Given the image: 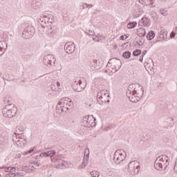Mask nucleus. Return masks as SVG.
Returning a JSON list of instances; mask_svg holds the SVG:
<instances>
[{"mask_svg": "<svg viewBox=\"0 0 177 177\" xmlns=\"http://www.w3.org/2000/svg\"><path fill=\"white\" fill-rule=\"evenodd\" d=\"M102 129H104V131H109V129H110V126H108L106 127L103 126Z\"/></svg>", "mask_w": 177, "mask_h": 177, "instance_id": "44", "label": "nucleus"}, {"mask_svg": "<svg viewBox=\"0 0 177 177\" xmlns=\"http://www.w3.org/2000/svg\"><path fill=\"white\" fill-rule=\"evenodd\" d=\"M51 89L52 91H53L54 92H56L57 91V88H56V87L55 86V84H52L51 85Z\"/></svg>", "mask_w": 177, "mask_h": 177, "instance_id": "43", "label": "nucleus"}, {"mask_svg": "<svg viewBox=\"0 0 177 177\" xmlns=\"http://www.w3.org/2000/svg\"><path fill=\"white\" fill-rule=\"evenodd\" d=\"M34 165L35 167H39V165H41V163H39V162H35Z\"/></svg>", "mask_w": 177, "mask_h": 177, "instance_id": "46", "label": "nucleus"}, {"mask_svg": "<svg viewBox=\"0 0 177 177\" xmlns=\"http://www.w3.org/2000/svg\"><path fill=\"white\" fill-rule=\"evenodd\" d=\"M140 62H143V56H142V57L141 58H140Z\"/></svg>", "mask_w": 177, "mask_h": 177, "instance_id": "53", "label": "nucleus"}, {"mask_svg": "<svg viewBox=\"0 0 177 177\" xmlns=\"http://www.w3.org/2000/svg\"><path fill=\"white\" fill-rule=\"evenodd\" d=\"M167 34L168 32H167V30H162V31H160V38H161L162 39H167Z\"/></svg>", "mask_w": 177, "mask_h": 177, "instance_id": "29", "label": "nucleus"}, {"mask_svg": "<svg viewBox=\"0 0 177 177\" xmlns=\"http://www.w3.org/2000/svg\"><path fill=\"white\" fill-rule=\"evenodd\" d=\"M3 100L6 102V103H9V102H10V97H9L8 95H6L3 97Z\"/></svg>", "mask_w": 177, "mask_h": 177, "instance_id": "37", "label": "nucleus"}, {"mask_svg": "<svg viewBox=\"0 0 177 177\" xmlns=\"http://www.w3.org/2000/svg\"><path fill=\"white\" fill-rule=\"evenodd\" d=\"M107 73L109 75H113V74H115L117 73V69L114 67V65H112L111 62L109 61L108 64L106 65Z\"/></svg>", "mask_w": 177, "mask_h": 177, "instance_id": "18", "label": "nucleus"}, {"mask_svg": "<svg viewBox=\"0 0 177 177\" xmlns=\"http://www.w3.org/2000/svg\"><path fill=\"white\" fill-rule=\"evenodd\" d=\"M90 175L92 177H99L100 174H99L97 171H93L90 173Z\"/></svg>", "mask_w": 177, "mask_h": 177, "instance_id": "34", "label": "nucleus"}, {"mask_svg": "<svg viewBox=\"0 0 177 177\" xmlns=\"http://www.w3.org/2000/svg\"><path fill=\"white\" fill-rule=\"evenodd\" d=\"M175 35H177V27L173 29L172 32L170 33V38H175Z\"/></svg>", "mask_w": 177, "mask_h": 177, "instance_id": "30", "label": "nucleus"}, {"mask_svg": "<svg viewBox=\"0 0 177 177\" xmlns=\"http://www.w3.org/2000/svg\"><path fill=\"white\" fill-rule=\"evenodd\" d=\"M86 87V82L85 81H82L81 80H77L75 81L73 84V89L76 91V92H82L84 89Z\"/></svg>", "mask_w": 177, "mask_h": 177, "instance_id": "13", "label": "nucleus"}, {"mask_svg": "<svg viewBox=\"0 0 177 177\" xmlns=\"http://www.w3.org/2000/svg\"><path fill=\"white\" fill-rule=\"evenodd\" d=\"M121 2H122V3H127V2L128 1V0H120Z\"/></svg>", "mask_w": 177, "mask_h": 177, "instance_id": "51", "label": "nucleus"}, {"mask_svg": "<svg viewBox=\"0 0 177 177\" xmlns=\"http://www.w3.org/2000/svg\"><path fill=\"white\" fill-rule=\"evenodd\" d=\"M86 35H91V36H93L95 35V32L92 31V30H88L87 32H86Z\"/></svg>", "mask_w": 177, "mask_h": 177, "instance_id": "40", "label": "nucleus"}, {"mask_svg": "<svg viewBox=\"0 0 177 177\" xmlns=\"http://www.w3.org/2000/svg\"><path fill=\"white\" fill-rule=\"evenodd\" d=\"M93 64H94L93 68H95V70H99V68H100L102 66H103V63L97 60L94 61Z\"/></svg>", "mask_w": 177, "mask_h": 177, "instance_id": "27", "label": "nucleus"}, {"mask_svg": "<svg viewBox=\"0 0 177 177\" xmlns=\"http://www.w3.org/2000/svg\"><path fill=\"white\" fill-rule=\"evenodd\" d=\"M23 131H24L23 126L17 125L15 128V133H14V135H23Z\"/></svg>", "mask_w": 177, "mask_h": 177, "instance_id": "23", "label": "nucleus"}, {"mask_svg": "<svg viewBox=\"0 0 177 177\" xmlns=\"http://www.w3.org/2000/svg\"><path fill=\"white\" fill-rule=\"evenodd\" d=\"M71 109H73V100L68 97H63L57 104L56 113L63 114V113H67Z\"/></svg>", "mask_w": 177, "mask_h": 177, "instance_id": "3", "label": "nucleus"}, {"mask_svg": "<svg viewBox=\"0 0 177 177\" xmlns=\"http://www.w3.org/2000/svg\"><path fill=\"white\" fill-rule=\"evenodd\" d=\"M154 37H156V33H154V31L153 30L149 31L147 35V38L149 41H151V39H153Z\"/></svg>", "mask_w": 177, "mask_h": 177, "instance_id": "28", "label": "nucleus"}, {"mask_svg": "<svg viewBox=\"0 0 177 177\" xmlns=\"http://www.w3.org/2000/svg\"><path fill=\"white\" fill-rule=\"evenodd\" d=\"M51 161L55 162L57 168H68V167L71 165V162L62 160L61 156H55L54 158H51Z\"/></svg>", "mask_w": 177, "mask_h": 177, "instance_id": "7", "label": "nucleus"}, {"mask_svg": "<svg viewBox=\"0 0 177 177\" xmlns=\"http://www.w3.org/2000/svg\"><path fill=\"white\" fill-rule=\"evenodd\" d=\"M91 104H88V107H91Z\"/></svg>", "mask_w": 177, "mask_h": 177, "instance_id": "54", "label": "nucleus"}, {"mask_svg": "<svg viewBox=\"0 0 177 177\" xmlns=\"http://www.w3.org/2000/svg\"><path fill=\"white\" fill-rule=\"evenodd\" d=\"M38 21L41 24L42 28H44V32L48 35V37H52L54 34H56V29L53 23H55V19L53 15H42L38 18Z\"/></svg>", "mask_w": 177, "mask_h": 177, "instance_id": "1", "label": "nucleus"}, {"mask_svg": "<svg viewBox=\"0 0 177 177\" xmlns=\"http://www.w3.org/2000/svg\"><path fill=\"white\" fill-rule=\"evenodd\" d=\"M122 56L124 59H129V57H131V52L126 51L123 53Z\"/></svg>", "mask_w": 177, "mask_h": 177, "instance_id": "32", "label": "nucleus"}, {"mask_svg": "<svg viewBox=\"0 0 177 177\" xmlns=\"http://www.w3.org/2000/svg\"><path fill=\"white\" fill-rule=\"evenodd\" d=\"M154 64H153V59H149L147 63H145V67L147 71H152Z\"/></svg>", "mask_w": 177, "mask_h": 177, "instance_id": "20", "label": "nucleus"}, {"mask_svg": "<svg viewBox=\"0 0 177 177\" xmlns=\"http://www.w3.org/2000/svg\"><path fill=\"white\" fill-rule=\"evenodd\" d=\"M138 37H146V30L143 28H140L137 30Z\"/></svg>", "mask_w": 177, "mask_h": 177, "instance_id": "25", "label": "nucleus"}, {"mask_svg": "<svg viewBox=\"0 0 177 177\" xmlns=\"http://www.w3.org/2000/svg\"><path fill=\"white\" fill-rule=\"evenodd\" d=\"M140 24L142 27H149V26H150V19L146 17H142L140 21Z\"/></svg>", "mask_w": 177, "mask_h": 177, "instance_id": "21", "label": "nucleus"}, {"mask_svg": "<svg viewBox=\"0 0 177 177\" xmlns=\"http://www.w3.org/2000/svg\"><path fill=\"white\" fill-rule=\"evenodd\" d=\"M56 62V58L52 55H47L44 57V63L47 66H53Z\"/></svg>", "mask_w": 177, "mask_h": 177, "instance_id": "14", "label": "nucleus"}, {"mask_svg": "<svg viewBox=\"0 0 177 177\" xmlns=\"http://www.w3.org/2000/svg\"><path fill=\"white\" fill-rule=\"evenodd\" d=\"M30 171H34L35 169L34 168V167L30 166Z\"/></svg>", "mask_w": 177, "mask_h": 177, "instance_id": "52", "label": "nucleus"}, {"mask_svg": "<svg viewBox=\"0 0 177 177\" xmlns=\"http://www.w3.org/2000/svg\"><path fill=\"white\" fill-rule=\"evenodd\" d=\"M160 13L163 16H168V11L164 8L160 10Z\"/></svg>", "mask_w": 177, "mask_h": 177, "instance_id": "36", "label": "nucleus"}, {"mask_svg": "<svg viewBox=\"0 0 177 177\" xmlns=\"http://www.w3.org/2000/svg\"><path fill=\"white\" fill-rule=\"evenodd\" d=\"M112 48H113V50L117 49V48H118L117 44H116L115 43H113V44H112Z\"/></svg>", "mask_w": 177, "mask_h": 177, "instance_id": "45", "label": "nucleus"}, {"mask_svg": "<svg viewBox=\"0 0 177 177\" xmlns=\"http://www.w3.org/2000/svg\"><path fill=\"white\" fill-rule=\"evenodd\" d=\"M149 8H154V0H149Z\"/></svg>", "mask_w": 177, "mask_h": 177, "instance_id": "39", "label": "nucleus"}, {"mask_svg": "<svg viewBox=\"0 0 177 177\" xmlns=\"http://www.w3.org/2000/svg\"><path fill=\"white\" fill-rule=\"evenodd\" d=\"M146 53H147V50H144V51L142 52V57H145V55H146Z\"/></svg>", "mask_w": 177, "mask_h": 177, "instance_id": "49", "label": "nucleus"}, {"mask_svg": "<svg viewBox=\"0 0 177 177\" xmlns=\"http://www.w3.org/2000/svg\"><path fill=\"white\" fill-rule=\"evenodd\" d=\"M31 153H34V148H30L29 151L25 152V154H31Z\"/></svg>", "mask_w": 177, "mask_h": 177, "instance_id": "42", "label": "nucleus"}, {"mask_svg": "<svg viewBox=\"0 0 177 177\" xmlns=\"http://www.w3.org/2000/svg\"><path fill=\"white\" fill-rule=\"evenodd\" d=\"M139 2H140V0H139Z\"/></svg>", "mask_w": 177, "mask_h": 177, "instance_id": "55", "label": "nucleus"}, {"mask_svg": "<svg viewBox=\"0 0 177 177\" xmlns=\"http://www.w3.org/2000/svg\"><path fill=\"white\" fill-rule=\"evenodd\" d=\"M96 118L93 115L86 116L83 118L82 125L86 128H92L96 127Z\"/></svg>", "mask_w": 177, "mask_h": 177, "instance_id": "9", "label": "nucleus"}, {"mask_svg": "<svg viewBox=\"0 0 177 177\" xmlns=\"http://www.w3.org/2000/svg\"><path fill=\"white\" fill-rule=\"evenodd\" d=\"M138 25V23H136V21L131 22V23H129L127 24V28H135V26Z\"/></svg>", "mask_w": 177, "mask_h": 177, "instance_id": "31", "label": "nucleus"}, {"mask_svg": "<svg viewBox=\"0 0 177 177\" xmlns=\"http://www.w3.org/2000/svg\"><path fill=\"white\" fill-rule=\"evenodd\" d=\"M20 157H21V154H20V153H17L15 155V158H20Z\"/></svg>", "mask_w": 177, "mask_h": 177, "instance_id": "48", "label": "nucleus"}, {"mask_svg": "<svg viewBox=\"0 0 177 177\" xmlns=\"http://www.w3.org/2000/svg\"><path fill=\"white\" fill-rule=\"evenodd\" d=\"M88 156H85L82 162L78 166V169H84L86 165H88Z\"/></svg>", "mask_w": 177, "mask_h": 177, "instance_id": "22", "label": "nucleus"}, {"mask_svg": "<svg viewBox=\"0 0 177 177\" xmlns=\"http://www.w3.org/2000/svg\"><path fill=\"white\" fill-rule=\"evenodd\" d=\"M137 44L139 46H142L143 44H145V39H140L138 41Z\"/></svg>", "mask_w": 177, "mask_h": 177, "instance_id": "38", "label": "nucleus"}, {"mask_svg": "<svg viewBox=\"0 0 177 177\" xmlns=\"http://www.w3.org/2000/svg\"><path fill=\"white\" fill-rule=\"evenodd\" d=\"M129 171L131 175H138L140 171V163L134 160L129 163Z\"/></svg>", "mask_w": 177, "mask_h": 177, "instance_id": "10", "label": "nucleus"}, {"mask_svg": "<svg viewBox=\"0 0 177 177\" xmlns=\"http://www.w3.org/2000/svg\"><path fill=\"white\" fill-rule=\"evenodd\" d=\"M143 92L142 86L139 84H132L129 86L127 95L131 102L136 103L143 97Z\"/></svg>", "mask_w": 177, "mask_h": 177, "instance_id": "2", "label": "nucleus"}, {"mask_svg": "<svg viewBox=\"0 0 177 177\" xmlns=\"http://www.w3.org/2000/svg\"><path fill=\"white\" fill-rule=\"evenodd\" d=\"M16 169L17 168L15 167H4L2 168L5 177H16Z\"/></svg>", "mask_w": 177, "mask_h": 177, "instance_id": "12", "label": "nucleus"}, {"mask_svg": "<svg viewBox=\"0 0 177 177\" xmlns=\"http://www.w3.org/2000/svg\"><path fill=\"white\" fill-rule=\"evenodd\" d=\"M143 15V9L142 8L136 7L134 8L133 12V16L135 19H138V17H140Z\"/></svg>", "mask_w": 177, "mask_h": 177, "instance_id": "19", "label": "nucleus"}, {"mask_svg": "<svg viewBox=\"0 0 177 177\" xmlns=\"http://www.w3.org/2000/svg\"><path fill=\"white\" fill-rule=\"evenodd\" d=\"M35 34V28L33 26H28L24 28L22 32V37L23 38H25V39H30V38H32V37H34Z\"/></svg>", "mask_w": 177, "mask_h": 177, "instance_id": "11", "label": "nucleus"}, {"mask_svg": "<svg viewBox=\"0 0 177 177\" xmlns=\"http://www.w3.org/2000/svg\"><path fill=\"white\" fill-rule=\"evenodd\" d=\"M93 39L95 42H100V41H103V39H104V37L100 34H97L95 37H93Z\"/></svg>", "mask_w": 177, "mask_h": 177, "instance_id": "26", "label": "nucleus"}, {"mask_svg": "<svg viewBox=\"0 0 177 177\" xmlns=\"http://www.w3.org/2000/svg\"><path fill=\"white\" fill-rule=\"evenodd\" d=\"M8 49V44L5 41H0V52H5Z\"/></svg>", "mask_w": 177, "mask_h": 177, "instance_id": "24", "label": "nucleus"}, {"mask_svg": "<svg viewBox=\"0 0 177 177\" xmlns=\"http://www.w3.org/2000/svg\"><path fill=\"white\" fill-rule=\"evenodd\" d=\"M120 38V39H122V41H124V39H127V38H128V37H125V36L122 35V36H121Z\"/></svg>", "mask_w": 177, "mask_h": 177, "instance_id": "47", "label": "nucleus"}, {"mask_svg": "<svg viewBox=\"0 0 177 177\" xmlns=\"http://www.w3.org/2000/svg\"><path fill=\"white\" fill-rule=\"evenodd\" d=\"M109 62L111 63L112 66H114L116 71H118V70L121 68V60H120L119 59L112 58L109 60Z\"/></svg>", "mask_w": 177, "mask_h": 177, "instance_id": "17", "label": "nucleus"}, {"mask_svg": "<svg viewBox=\"0 0 177 177\" xmlns=\"http://www.w3.org/2000/svg\"><path fill=\"white\" fill-rule=\"evenodd\" d=\"M169 165V157L167 155H161L156 158L154 167L158 171H165Z\"/></svg>", "mask_w": 177, "mask_h": 177, "instance_id": "4", "label": "nucleus"}, {"mask_svg": "<svg viewBox=\"0 0 177 177\" xmlns=\"http://www.w3.org/2000/svg\"><path fill=\"white\" fill-rule=\"evenodd\" d=\"M12 140L19 149H23L26 147V145H27V140H26V136L23 134H14Z\"/></svg>", "mask_w": 177, "mask_h": 177, "instance_id": "6", "label": "nucleus"}, {"mask_svg": "<svg viewBox=\"0 0 177 177\" xmlns=\"http://www.w3.org/2000/svg\"><path fill=\"white\" fill-rule=\"evenodd\" d=\"M127 158V152L123 149H118L113 154V161L115 164H121Z\"/></svg>", "mask_w": 177, "mask_h": 177, "instance_id": "8", "label": "nucleus"}, {"mask_svg": "<svg viewBox=\"0 0 177 177\" xmlns=\"http://www.w3.org/2000/svg\"><path fill=\"white\" fill-rule=\"evenodd\" d=\"M47 154H48V157H53V156L56 155V151L55 150H51V151H47Z\"/></svg>", "mask_w": 177, "mask_h": 177, "instance_id": "33", "label": "nucleus"}, {"mask_svg": "<svg viewBox=\"0 0 177 177\" xmlns=\"http://www.w3.org/2000/svg\"><path fill=\"white\" fill-rule=\"evenodd\" d=\"M17 113V107L15 104H9L5 106L2 110V114L6 118H13Z\"/></svg>", "mask_w": 177, "mask_h": 177, "instance_id": "5", "label": "nucleus"}, {"mask_svg": "<svg viewBox=\"0 0 177 177\" xmlns=\"http://www.w3.org/2000/svg\"><path fill=\"white\" fill-rule=\"evenodd\" d=\"M56 85H57V88H59V86H60V82H56Z\"/></svg>", "mask_w": 177, "mask_h": 177, "instance_id": "50", "label": "nucleus"}, {"mask_svg": "<svg viewBox=\"0 0 177 177\" xmlns=\"http://www.w3.org/2000/svg\"><path fill=\"white\" fill-rule=\"evenodd\" d=\"M39 157H48V152H42L39 154Z\"/></svg>", "mask_w": 177, "mask_h": 177, "instance_id": "41", "label": "nucleus"}, {"mask_svg": "<svg viewBox=\"0 0 177 177\" xmlns=\"http://www.w3.org/2000/svg\"><path fill=\"white\" fill-rule=\"evenodd\" d=\"M141 53H142V50H138V49H136L133 52V55L134 56H139Z\"/></svg>", "mask_w": 177, "mask_h": 177, "instance_id": "35", "label": "nucleus"}, {"mask_svg": "<svg viewBox=\"0 0 177 177\" xmlns=\"http://www.w3.org/2000/svg\"><path fill=\"white\" fill-rule=\"evenodd\" d=\"M64 49L66 53L71 55V53H74V52H75V44L71 42L66 43L64 46Z\"/></svg>", "mask_w": 177, "mask_h": 177, "instance_id": "15", "label": "nucleus"}, {"mask_svg": "<svg viewBox=\"0 0 177 177\" xmlns=\"http://www.w3.org/2000/svg\"><path fill=\"white\" fill-rule=\"evenodd\" d=\"M109 97V91L107 90H102L97 93V99L106 102V99Z\"/></svg>", "mask_w": 177, "mask_h": 177, "instance_id": "16", "label": "nucleus"}]
</instances>
